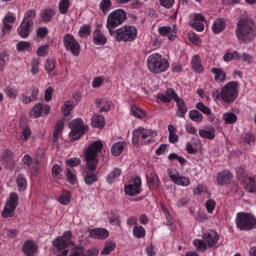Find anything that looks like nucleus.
<instances>
[{
    "instance_id": "obj_16",
    "label": "nucleus",
    "mask_w": 256,
    "mask_h": 256,
    "mask_svg": "<svg viewBox=\"0 0 256 256\" xmlns=\"http://www.w3.org/2000/svg\"><path fill=\"white\" fill-rule=\"evenodd\" d=\"M90 237L92 239L105 240L109 237V230L105 228H95L90 230Z\"/></svg>"
},
{
    "instance_id": "obj_21",
    "label": "nucleus",
    "mask_w": 256,
    "mask_h": 256,
    "mask_svg": "<svg viewBox=\"0 0 256 256\" xmlns=\"http://www.w3.org/2000/svg\"><path fill=\"white\" fill-rule=\"evenodd\" d=\"M93 43L94 45H106L107 36L103 32L96 30L93 32Z\"/></svg>"
},
{
    "instance_id": "obj_32",
    "label": "nucleus",
    "mask_w": 256,
    "mask_h": 256,
    "mask_svg": "<svg viewBox=\"0 0 256 256\" xmlns=\"http://www.w3.org/2000/svg\"><path fill=\"white\" fill-rule=\"evenodd\" d=\"M192 67L196 73H203V65L201 64V57L199 55H195L192 58Z\"/></svg>"
},
{
    "instance_id": "obj_4",
    "label": "nucleus",
    "mask_w": 256,
    "mask_h": 256,
    "mask_svg": "<svg viewBox=\"0 0 256 256\" xmlns=\"http://www.w3.org/2000/svg\"><path fill=\"white\" fill-rule=\"evenodd\" d=\"M137 27L131 25H125L116 29L111 33V37H114L115 41L118 43H131L137 39Z\"/></svg>"
},
{
    "instance_id": "obj_55",
    "label": "nucleus",
    "mask_w": 256,
    "mask_h": 256,
    "mask_svg": "<svg viewBox=\"0 0 256 256\" xmlns=\"http://www.w3.org/2000/svg\"><path fill=\"white\" fill-rule=\"evenodd\" d=\"M205 207L208 213H213V211H215V207H217V202L213 199H209L205 202Z\"/></svg>"
},
{
    "instance_id": "obj_37",
    "label": "nucleus",
    "mask_w": 256,
    "mask_h": 256,
    "mask_svg": "<svg viewBox=\"0 0 256 256\" xmlns=\"http://www.w3.org/2000/svg\"><path fill=\"white\" fill-rule=\"evenodd\" d=\"M136 133H141L142 139H149V137H157V131L153 129H145L144 127H142V129L137 131Z\"/></svg>"
},
{
    "instance_id": "obj_43",
    "label": "nucleus",
    "mask_w": 256,
    "mask_h": 256,
    "mask_svg": "<svg viewBox=\"0 0 256 256\" xmlns=\"http://www.w3.org/2000/svg\"><path fill=\"white\" fill-rule=\"evenodd\" d=\"M69 7H71L69 0H60L59 11L62 15H67V13H69Z\"/></svg>"
},
{
    "instance_id": "obj_13",
    "label": "nucleus",
    "mask_w": 256,
    "mask_h": 256,
    "mask_svg": "<svg viewBox=\"0 0 256 256\" xmlns=\"http://www.w3.org/2000/svg\"><path fill=\"white\" fill-rule=\"evenodd\" d=\"M168 176L172 183L175 185H180L181 187H189L191 185V180L189 177L179 176V172H174L171 169H168Z\"/></svg>"
},
{
    "instance_id": "obj_36",
    "label": "nucleus",
    "mask_w": 256,
    "mask_h": 256,
    "mask_svg": "<svg viewBox=\"0 0 256 256\" xmlns=\"http://www.w3.org/2000/svg\"><path fill=\"white\" fill-rule=\"evenodd\" d=\"M222 119H224L227 125H233V123H237V115L233 112L224 113Z\"/></svg>"
},
{
    "instance_id": "obj_61",
    "label": "nucleus",
    "mask_w": 256,
    "mask_h": 256,
    "mask_svg": "<svg viewBox=\"0 0 256 256\" xmlns=\"http://www.w3.org/2000/svg\"><path fill=\"white\" fill-rule=\"evenodd\" d=\"M37 37H40V39H45L47 35H49V29L47 27H40L36 31Z\"/></svg>"
},
{
    "instance_id": "obj_19",
    "label": "nucleus",
    "mask_w": 256,
    "mask_h": 256,
    "mask_svg": "<svg viewBox=\"0 0 256 256\" xmlns=\"http://www.w3.org/2000/svg\"><path fill=\"white\" fill-rule=\"evenodd\" d=\"M226 27H227V22L225 21V19L218 18L213 23L212 31L217 35L219 33H223Z\"/></svg>"
},
{
    "instance_id": "obj_64",
    "label": "nucleus",
    "mask_w": 256,
    "mask_h": 256,
    "mask_svg": "<svg viewBox=\"0 0 256 256\" xmlns=\"http://www.w3.org/2000/svg\"><path fill=\"white\" fill-rule=\"evenodd\" d=\"M173 29L169 26H161L158 28V33H160V35L166 36L169 35V33H171Z\"/></svg>"
},
{
    "instance_id": "obj_56",
    "label": "nucleus",
    "mask_w": 256,
    "mask_h": 256,
    "mask_svg": "<svg viewBox=\"0 0 256 256\" xmlns=\"http://www.w3.org/2000/svg\"><path fill=\"white\" fill-rule=\"evenodd\" d=\"M45 69L48 73L55 71V59L48 58L45 63Z\"/></svg>"
},
{
    "instance_id": "obj_17",
    "label": "nucleus",
    "mask_w": 256,
    "mask_h": 256,
    "mask_svg": "<svg viewBox=\"0 0 256 256\" xmlns=\"http://www.w3.org/2000/svg\"><path fill=\"white\" fill-rule=\"evenodd\" d=\"M95 103L100 113L111 111V102L107 98L96 99Z\"/></svg>"
},
{
    "instance_id": "obj_35",
    "label": "nucleus",
    "mask_w": 256,
    "mask_h": 256,
    "mask_svg": "<svg viewBox=\"0 0 256 256\" xmlns=\"http://www.w3.org/2000/svg\"><path fill=\"white\" fill-rule=\"evenodd\" d=\"M245 190L248 191V193H256V181L253 177H248L245 181Z\"/></svg>"
},
{
    "instance_id": "obj_14",
    "label": "nucleus",
    "mask_w": 256,
    "mask_h": 256,
    "mask_svg": "<svg viewBox=\"0 0 256 256\" xmlns=\"http://www.w3.org/2000/svg\"><path fill=\"white\" fill-rule=\"evenodd\" d=\"M51 113V106L48 104H41L37 103L33 106V108L30 111L31 117H34V119H39V117H43V115H49Z\"/></svg>"
},
{
    "instance_id": "obj_30",
    "label": "nucleus",
    "mask_w": 256,
    "mask_h": 256,
    "mask_svg": "<svg viewBox=\"0 0 256 256\" xmlns=\"http://www.w3.org/2000/svg\"><path fill=\"white\" fill-rule=\"evenodd\" d=\"M37 17V11L35 9L28 10L23 19V23H26L27 25H34L33 19Z\"/></svg>"
},
{
    "instance_id": "obj_3",
    "label": "nucleus",
    "mask_w": 256,
    "mask_h": 256,
    "mask_svg": "<svg viewBox=\"0 0 256 256\" xmlns=\"http://www.w3.org/2000/svg\"><path fill=\"white\" fill-rule=\"evenodd\" d=\"M156 99L158 103L159 101H161V103H171V101H175L177 104L176 115L178 117L184 118L187 114V106L185 105V100L181 99L173 88H168L165 94L158 93Z\"/></svg>"
},
{
    "instance_id": "obj_59",
    "label": "nucleus",
    "mask_w": 256,
    "mask_h": 256,
    "mask_svg": "<svg viewBox=\"0 0 256 256\" xmlns=\"http://www.w3.org/2000/svg\"><path fill=\"white\" fill-rule=\"evenodd\" d=\"M48 53H49V44L40 46V47L37 49V55H38V57H45L46 55H48Z\"/></svg>"
},
{
    "instance_id": "obj_60",
    "label": "nucleus",
    "mask_w": 256,
    "mask_h": 256,
    "mask_svg": "<svg viewBox=\"0 0 256 256\" xmlns=\"http://www.w3.org/2000/svg\"><path fill=\"white\" fill-rule=\"evenodd\" d=\"M66 165H68V167H79V165H81V159L80 158L67 159Z\"/></svg>"
},
{
    "instance_id": "obj_47",
    "label": "nucleus",
    "mask_w": 256,
    "mask_h": 256,
    "mask_svg": "<svg viewBox=\"0 0 256 256\" xmlns=\"http://www.w3.org/2000/svg\"><path fill=\"white\" fill-rule=\"evenodd\" d=\"M141 129H143L142 126L136 128L133 131V137H132V143L133 145H139V143H141V139H143V134L142 133H137V131H140Z\"/></svg>"
},
{
    "instance_id": "obj_24",
    "label": "nucleus",
    "mask_w": 256,
    "mask_h": 256,
    "mask_svg": "<svg viewBox=\"0 0 256 256\" xmlns=\"http://www.w3.org/2000/svg\"><path fill=\"white\" fill-rule=\"evenodd\" d=\"M40 16L44 23H49L53 19V17H55V10L51 8H46L41 11Z\"/></svg>"
},
{
    "instance_id": "obj_11",
    "label": "nucleus",
    "mask_w": 256,
    "mask_h": 256,
    "mask_svg": "<svg viewBox=\"0 0 256 256\" xmlns=\"http://www.w3.org/2000/svg\"><path fill=\"white\" fill-rule=\"evenodd\" d=\"M141 185V177L135 176L129 184L125 185V195H128L129 197H137V195L141 193Z\"/></svg>"
},
{
    "instance_id": "obj_29",
    "label": "nucleus",
    "mask_w": 256,
    "mask_h": 256,
    "mask_svg": "<svg viewBox=\"0 0 256 256\" xmlns=\"http://www.w3.org/2000/svg\"><path fill=\"white\" fill-rule=\"evenodd\" d=\"M92 127H95L96 129H102V127H105V117L102 115H94L92 117Z\"/></svg>"
},
{
    "instance_id": "obj_53",
    "label": "nucleus",
    "mask_w": 256,
    "mask_h": 256,
    "mask_svg": "<svg viewBox=\"0 0 256 256\" xmlns=\"http://www.w3.org/2000/svg\"><path fill=\"white\" fill-rule=\"evenodd\" d=\"M241 139H242L243 143H247L248 145L255 143V136L253 135V133L243 134Z\"/></svg>"
},
{
    "instance_id": "obj_39",
    "label": "nucleus",
    "mask_w": 256,
    "mask_h": 256,
    "mask_svg": "<svg viewBox=\"0 0 256 256\" xmlns=\"http://www.w3.org/2000/svg\"><path fill=\"white\" fill-rule=\"evenodd\" d=\"M16 183L18 185L19 191H25L27 189V179L23 174H19L16 178Z\"/></svg>"
},
{
    "instance_id": "obj_46",
    "label": "nucleus",
    "mask_w": 256,
    "mask_h": 256,
    "mask_svg": "<svg viewBox=\"0 0 256 256\" xmlns=\"http://www.w3.org/2000/svg\"><path fill=\"white\" fill-rule=\"evenodd\" d=\"M196 109L203 113L204 115H207V117H211V108H209L207 105H205L203 102H198L196 104Z\"/></svg>"
},
{
    "instance_id": "obj_2",
    "label": "nucleus",
    "mask_w": 256,
    "mask_h": 256,
    "mask_svg": "<svg viewBox=\"0 0 256 256\" xmlns=\"http://www.w3.org/2000/svg\"><path fill=\"white\" fill-rule=\"evenodd\" d=\"M103 151V142L97 140L90 144L84 151V159L86 162V169L93 173L99 165V152Z\"/></svg>"
},
{
    "instance_id": "obj_62",
    "label": "nucleus",
    "mask_w": 256,
    "mask_h": 256,
    "mask_svg": "<svg viewBox=\"0 0 256 256\" xmlns=\"http://www.w3.org/2000/svg\"><path fill=\"white\" fill-rule=\"evenodd\" d=\"M5 93H6L7 97H9V99H17V90H15L11 87H7L5 89Z\"/></svg>"
},
{
    "instance_id": "obj_8",
    "label": "nucleus",
    "mask_w": 256,
    "mask_h": 256,
    "mask_svg": "<svg viewBox=\"0 0 256 256\" xmlns=\"http://www.w3.org/2000/svg\"><path fill=\"white\" fill-rule=\"evenodd\" d=\"M239 97V82L231 81L221 88V99L224 103H235Z\"/></svg>"
},
{
    "instance_id": "obj_54",
    "label": "nucleus",
    "mask_w": 256,
    "mask_h": 256,
    "mask_svg": "<svg viewBox=\"0 0 256 256\" xmlns=\"http://www.w3.org/2000/svg\"><path fill=\"white\" fill-rule=\"evenodd\" d=\"M109 223L110 225L119 227L121 225V217L115 213H112V215L109 217Z\"/></svg>"
},
{
    "instance_id": "obj_50",
    "label": "nucleus",
    "mask_w": 256,
    "mask_h": 256,
    "mask_svg": "<svg viewBox=\"0 0 256 256\" xmlns=\"http://www.w3.org/2000/svg\"><path fill=\"white\" fill-rule=\"evenodd\" d=\"M133 235L136 239H143V237H145V228H143V226H135L133 229Z\"/></svg>"
},
{
    "instance_id": "obj_34",
    "label": "nucleus",
    "mask_w": 256,
    "mask_h": 256,
    "mask_svg": "<svg viewBox=\"0 0 256 256\" xmlns=\"http://www.w3.org/2000/svg\"><path fill=\"white\" fill-rule=\"evenodd\" d=\"M168 131H169V142L177 143L179 141V136L177 135V128H175L173 124H169Z\"/></svg>"
},
{
    "instance_id": "obj_31",
    "label": "nucleus",
    "mask_w": 256,
    "mask_h": 256,
    "mask_svg": "<svg viewBox=\"0 0 256 256\" xmlns=\"http://www.w3.org/2000/svg\"><path fill=\"white\" fill-rule=\"evenodd\" d=\"M73 109H75V103L73 102V100H67L62 108V114L64 115V117H69Z\"/></svg>"
},
{
    "instance_id": "obj_27",
    "label": "nucleus",
    "mask_w": 256,
    "mask_h": 256,
    "mask_svg": "<svg viewBox=\"0 0 256 256\" xmlns=\"http://www.w3.org/2000/svg\"><path fill=\"white\" fill-rule=\"evenodd\" d=\"M121 168H114L106 177L107 183H115L121 177Z\"/></svg>"
},
{
    "instance_id": "obj_63",
    "label": "nucleus",
    "mask_w": 256,
    "mask_h": 256,
    "mask_svg": "<svg viewBox=\"0 0 256 256\" xmlns=\"http://www.w3.org/2000/svg\"><path fill=\"white\" fill-rule=\"evenodd\" d=\"M31 73L37 75L39 73V59L35 58L32 61Z\"/></svg>"
},
{
    "instance_id": "obj_38",
    "label": "nucleus",
    "mask_w": 256,
    "mask_h": 256,
    "mask_svg": "<svg viewBox=\"0 0 256 256\" xmlns=\"http://www.w3.org/2000/svg\"><path fill=\"white\" fill-rule=\"evenodd\" d=\"M115 247H117V244L113 241L106 242L103 250L101 251V255H110L115 251Z\"/></svg>"
},
{
    "instance_id": "obj_22",
    "label": "nucleus",
    "mask_w": 256,
    "mask_h": 256,
    "mask_svg": "<svg viewBox=\"0 0 256 256\" xmlns=\"http://www.w3.org/2000/svg\"><path fill=\"white\" fill-rule=\"evenodd\" d=\"M211 73H213L216 83H223L227 79V73L221 68H212Z\"/></svg>"
},
{
    "instance_id": "obj_1",
    "label": "nucleus",
    "mask_w": 256,
    "mask_h": 256,
    "mask_svg": "<svg viewBox=\"0 0 256 256\" xmlns=\"http://www.w3.org/2000/svg\"><path fill=\"white\" fill-rule=\"evenodd\" d=\"M235 35L240 43H253L256 38V23L251 17H242L238 20Z\"/></svg>"
},
{
    "instance_id": "obj_12",
    "label": "nucleus",
    "mask_w": 256,
    "mask_h": 256,
    "mask_svg": "<svg viewBox=\"0 0 256 256\" xmlns=\"http://www.w3.org/2000/svg\"><path fill=\"white\" fill-rule=\"evenodd\" d=\"M85 134V125L83 124L82 119H76L72 123V130L70 132V137L73 141H77V139H81V135Z\"/></svg>"
},
{
    "instance_id": "obj_23",
    "label": "nucleus",
    "mask_w": 256,
    "mask_h": 256,
    "mask_svg": "<svg viewBox=\"0 0 256 256\" xmlns=\"http://www.w3.org/2000/svg\"><path fill=\"white\" fill-rule=\"evenodd\" d=\"M33 26L31 24H27L26 22H22L21 25L18 28V35L22 39H27L31 33V28Z\"/></svg>"
},
{
    "instance_id": "obj_44",
    "label": "nucleus",
    "mask_w": 256,
    "mask_h": 256,
    "mask_svg": "<svg viewBox=\"0 0 256 256\" xmlns=\"http://www.w3.org/2000/svg\"><path fill=\"white\" fill-rule=\"evenodd\" d=\"M99 181V177L95 173H88L84 176V182L86 185H93V183H97Z\"/></svg>"
},
{
    "instance_id": "obj_20",
    "label": "nucleus",
    "mask_w": 256,
    "mask_h": 256,
    "mask_svg": "<svg viewBox=\"0 0 256 256\" xmlns=\"http://www.w3.org/2000/svg\"><path fill=\"white\" fill-rule=\"evenodd\" d=\"M23 252L26 256L35 255V253H37V246L35 245V242L27 240L23 245Z\"/></svg>"
},
{
    "instance_id": "obj_28",
    "label": "nucleus",
    "mask_w": 256,
    "mask_h": 256,
    "mask_svg": "<svg viewBox=\"0 0 256 256\" xmlns=\"http://www.w3.org/2000/svg\"><path fill=\"white\" fill-rule=\"evenodd\" d=\"M199 135L200 137H202V139H215V128H213L212 126H210L207 129H200L199 130Z\"/></svg>"
},
{
    "instance_id": "obj_41",
    "label": "nucleus",
    "mask_w": 256,
    "mask_h": 256,
    "mask_svg": "<svg viewBox=\"0 0 256 256\" xmlns=\"http://www.w3.org/2000/svg\"><path fill=\"white\" fill-rule=\"evenodd\" d=\"M113 6V3L111 0H102L100 2V9L104 15H107L109 11H111V7Z\"/></svg>"
},
{
    "instance_id": "obj_7",
    "label": "nucleus",
    "mask_w": 256,
    "mask_h": 256,
    "mask_svg": "<svg viewBox=\"0 0 256 256\" xmlns=\"http://www.w3.org/2000/svg\"><path fill=\"white\" fill-rule=\"evenodd\" d=\"M127 21V12L123 9L114 10L111 12L106 20V29L109 31V35L115 32V29L120 25H123Z\"/></svg>"
},
{
    "instance_id": "obj_57",
    "label": "nucleus",
    "mask_w": 256,
    "mask_h": 256,
    "mask_svg": "<svg viewBox=\"0 0 256 256\" xmlns=\"http://www.w3.org/2000/svg\"><path fill=\"white\" fill-rule=\"evenodd\" d=\"M79 37H85V35H91V26L89 24L83 25L79 32Z\"/></svg>"
},
{
    "instance_id": "obj_45",
    "label": "nucleus",
    "mask_w": 256,
    "mask_h": 256,
    "mask_svg": "<svg viewBox=\"0 0 256 256\" xmlns=\"http://www.w3.org/2000/svg\"><path fill=\"white\" fill-rule=\"evenodd\" d=\"M66 179L70 185H75L77 183V174L73 172L70 168L66 169Z\"/></svg>"
},
{
    "instance_id": "obj_33",
    "label": "nucleus",
    "mask_w": 256,
    "mask_h": 256,
    "mask_svg": "<svg viewBox=\"0 0 256 256\" xmlns=\"http://www.w3.org/2000/svg\"><path fill=\"white\" fill-rule=\"evenodd\" d=\"M63 127H65V122L63 120H60L56 123L54 126V133H53V140L58 141L59 137L63 131Z\"/></svg>"
},
{
    "instance_id": "obj_9",
    "label": "nucleus",
    "mask_w": 256,
    "mask_h": 256,
    "mask_svg": "<svg viewBox=\"0 0 256 256\" xmlns=\"http://www.w3.org/2000/svg\"><path fill=\"white\" fill-rule=\"evenodd\" d=\"M63 45L66 51L73 54L74 57H79V55H81V44H79V41L75 39L73 34L68 33L63 36Z\"/></svg>"
},
{
    "instance_id": "obj_48",
    "label": "nucleus",
    "mask_w": 256,
    "mask_h": 256,
    "mask_svg": "<svg viewBox=\"0 0 256 256\" xmlns=\"http://www.w3.org/2000/svg\"><path fill=\"white\" fill-rule=\"evenodd\" d=\"M0 159L4 163H13V152L11 150H5L0 156Z\"/></svg>"
},
{
    "instance_id": "obj_51",
    "label": "nucleus",
    "mask_w": 256,
    "mask_h": 256,
    "mask_svg": "<svg viewBox=\"0 0 256 256\" xmlns=\"http://www.w3.org/2000/svg\"><path fill=\"white\" fill-rule=\"evenodd\" d=\"M59 203L61 205H69L71 203V193L68 191L64 192L59 198H58Z\"/></svg>"
},
{
    "instance_id": "obj_40",
    "label": "nucleus",
    "mask_w": 256,
    "mask_h": 256,
    "mask_svg": "<svg viewBox=\"0 0 256 256\" xmlns=\"http://www.w3.org/2000/svg\"><path fill=\"white\" fill-rule=\"evenodd\" d=\"M189 117L191 121H194L195 123H201V121H203V114H201L199 110H191L189 112Z\"/></svg>"
},
{
    "instance_id": "obj_52",
    "label": "nucleus",
    "mask_w": 256,
    "mask_h": 256,
    "mask_svg": "<svg viewBox=\"0 0 256 256\" xmlns=\"http://www.w3.org/2000/svg\"><path fill=\"white\" fill-rule=\"evenodd\" d=\"M189 25L192 29H195V31H205V24H203V22L190 21Z\"/></svg>"
},
{
    "instance_id": "obj_49",
    "label": "nucleus",
    "mask_w": 256,
    "mask_h": 256,
    "mask_svg": "<svg viewBox=\"0 0 256 256\" xmlns=\"http://www.w3.org/2000/svg\"><path fill=\"white\" fill-rule=\"evenodd\" d=\"M193 245H194V247H196L197 251H207L208 246H207L205 240L195 239L193 241Z\"/></svg>"
},
{
    "instance_id": "obj_18",
    "label": "nucleus",
    "mask_w": 256,
    "mask_h": 256,
    "mask_svg": "<svg viewBox=\"0 0 256 256\" xmlns=\"http://www.w3.org/2000/svg\"><path fill=\"white\" fill-rule=\"evenodd\" d=\"M147 184L150 187V189H154L157 190L159 189L160 185H161V181L159 180V176H157L156 173H150L147 176Z\"/></svg>"
},
{
    "instance_id": "obj_5",
    "label": "nucleus",
    "mask_w": 256,
    "mask_h": 256,
    "mask_svg": "<svg viewBox=\"0 0 256 256\" xmlns=\"http://www.w3.org/2000/svg\"><path fill=\"white\" fill-rule=\"evenodd\" d=\"M147 67L151 73H165L169 69V61L161 54L154 53L148 57Z\"/></svg>"
},
{
    "instance_id": "obj_26",
    "label": "nucleus",
    "mask_w": 256,
    "mask_h": 256,
    "mask_svg": "<svg viewBox=\"0 0 256 256\" xmlns=\"http://www.w3.org/2000/svg\"><path fill=\"white\" fill-rule=\"evenodd\" d=\"M233 177L232 173L229 172H220L217 176L218 185H227L231 178Z\"/></svg>"
},
{
    "instance_id": "obj_10",
    "label": "nucleus",
    "mask_w": 256,
    "mask_h": 256,
    "mask_svg": "<svg viewBox=\"0 0 256 256\" xmlns=\"http://www.w3.org/2000/svg\"><path fill=\"white\" fill-rule=\"evenodd\" d=\"M17 205H19V195L13 192L10 194L9 199L5 204L4 210L2 212V217H4V219H9V217H12L11 214L15 212V209H17Z\"/></svg>"
},
{
    "instance_id": "obj_58",
    "label": "nucleus",
    "mask_w": 256,
    "mask_h": 256,
    "mask_svg": "<svg viewBox=\"0 0 256 256\" xmlns=\"http://www.w3.org/2000/svg\"><path fill=\"white\" fill-rule=\"evenodd\" d=\"M17 51H29L31 49V43L27 41H21L17 44Z\"/></svg>"
},
{
    "instance_id": "obj_42",
    "label": "nucleus",
    "mask_w": 256,
    "mask_h": 256,
    "mask_svg": "<svg viewBox=\"0 0 256 256\" xmlns=\"http://www.w3.org/2000/svg\"><path fill=\"white\" fill-rule=\"evenodd\" d=\"M131 111H132V115L134 117H137V119H145V117H147V113L144 110H141L137 106H132Z\"/></svg>"
},
{
    "instance_id": "obj_25",
    "label": "nucleus",
    "mask_w": 256,
    "mask_h": 256,
    "mask_svg": "<svg viewBox=\"0 0 256 256\" xmlns=\"http://www.w3.org/2000/svg\"><path fill=\"white\" fill-rule=\"evenodd\" d=\"M125 147H127V143L125 142H117L113 144L111 148L112 155H114V157H119V155L123 153V150L125 149Z\"/></svg>"
},
{
    "instance_id": "obj_15",
    "label": "nucleus",
    "mask_w": 256,
    "mask_h": 256,
    "mask_svg": "<svg viewBox=\"0 0 256 256\" xmlns=\"http://www.w3.org/2000/svg\"><path fill=\"white\" fill-rule=\"evenodd\" d=\"M203 241L209 248L215 247L219 243V234L215 230H209L202 234Z\"/></svg>"
},
{
    "instance_id": "obj_6",
    "label": "nucleus",
    "mask_w": 256,
    "mask_h": 256,
    "mask_svg": "<svg viewBox=\"0 0 256 256\" xmlns=\"http://www.w3.org/2000/svg\"><path fill=\"white\" fill-rule=\"evenodd\" d=\"M235 223L239 231H253L256 229V218L253 214L239 212L236 214Z\"/></svg>"
}]
</instances>
